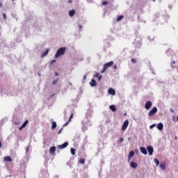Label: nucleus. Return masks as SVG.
I'll list each match as a JSON object with an SVG mask.
<instances>
[{"label":"nucleus","instance_id":"f257e3e1","mask_svg":"<svg viewBox=\"0 0 178 178\" xmlns=\"http://www.w3.org/2000/svg\"><path fill=\"white\" fill-rule=\"evenodd\" d=\"M92 118V110L88 109L86 113V117L84 118V120L82 121V129L83 131L87 130V126H92L91 121L88 119Z\"/></svg>","mask_w":178,"mask_h":178},{"label":"nucleus","instance_id":"f03ea898","mask_svg":"<svg viewBox=\"0 0 178 178\" xmlns=\"http://www.w3.org/2000/svg\"><path fill=\"white\" fill-rule=\"evenodd\" d=\"M66 52V47H60L58 49L55 54V58H59V56H62V55H65Z\"/></svg>","mask_w":178,"mask_h":178},{"label":"nucleus","instance_id":"7ed1b4c3","mask_svg":"<svg viewBox=\"0 0 178 178\" xmlns=\"http://www.w3.org/2000/svg\"><path fill=\"white\" fill-rule=\"evenodd\" d=\"M158 112V108L154 107L149 113L148 116H154Z\"/></svg>","mask_w":178,"mask_h":178},{"label":"nucleus","instance_id":"20e7f679","mask_svg":"<svg viewBox=\"0 0 178 178\" xmlns=\"http://www.w3.org/2000/svg\"><path fill=\"white\" fill-rule=\"evenodd\" d=\"M67 145H69V143L65 142V143H63L62 145H58L57 146V148H58V149H63L66 148V147H67Z\"/></svg>","mask_w":178,"mask_h":178},{"label":"nucleus","instance_id":"39448f33","mask_svg":"<svg viewBox=\"0 0 178 178\" xmlns=\"http://www.w3.org/2000/svg\"><path fill=\"white\" fill-rule=\"evenodd\" d=\"M128 127H129V120H126L124 122V124H123L122 127V131H125V130L127 129Z\"/></svg>","mask_w":178,"mask_h":178},{"label":"nucleus","instance_id":"423d86ee","mask_svg":"<svg viewBox=\"0 0 178 178\" xmlns=\"http://www.w3.org/2000/svg\"><path fill=\"white\" fill-rule=\"evenodd\" d=\"M147 150L149 156H151V155H152V154H154V147H152V146H151V145L147 146Z\"/></svg>","mask_w":178,"mask_h":178},{"label":"nucleus","instance_id":"0eeeda50","mask_svg":"<svg viewBox=\"0 0 178 178\" xmlns=\"http://www.w3.org/2000/svg\"><path fill=\"white\" fill-rule=\"evenodd\" d=\"M111 66H113V61H110L108 63H106L103 65V67H104V69H108V67H111Z\"/></svg>","mask_w":178,"mask_h":178},{"label":"nucleus","instance_id":"6e6552de","mask_svg":"<svg viewBox=\"0 0 178 178\" xmlns=\"http://www.w3.org/2000/svg\"><path fill=\"white\" fill-rule=\"evenodd\" d=\"M152 106V102L151 101H147L145 104V109H149Z\"/></svg>","mask_w":178,"mask_h":178},{"label":"nucleus","instance_id":"1a4fd4ad","mask_svg":"<svg viewBox=\"0 0 178 178\" xmlns=\"http://www.w3.org/2000/svg\"><path fill=\"white\" fill-rule=\"evenodd\" d=\"M55 151H56V147L52 146L51 147H50V149H49L50 155H54Z\"/></svg>","mask_w":178,"mask_h":178},{"label":"nucleus","instance_id":"9d476101","mask_svg":"<svg viewBox=\"0 0 178 178\" xmlns=\"http://www.w3.org/2000/svg\"><path fill=\"white\" fill-rule=\"evenodd\" d=\"M108 92L111 95H116V91L115 90V89H113L112 88L108 89Z\"/></svg>","mask_w":178,"mask_h":178},{"label":"nucleus","instance_id":"9b49d317","mask_svg":"<svg viewBox=\"0 0 178 178\" xmlns=\"http://www.w3.org/2000/svg\"><path fill=\"white\" fill-rule=\"evenodd\" d=\"M130 168H132V169H136L137 166H138V164L137 163H134L131 161L129 164Z\"/></svg>","mask_w":178,"mask_h":178},{"label":"nucleus","instance_id":"f8f14e48","mask_svg":"<svg viewBox=\"0 0 178 178\" xmlns=\"http://www.w3.org/2000/svg\"><path fill=\"white\" fill-rule=\"evenodd\" d=\"M140 152L143 154V155H147L148 154V152H147V149L144 147H140Z\"/></svg>","mask_w":178,"mask_h":178},{"label":"nucleus","instance_id":"ddd939ff","mask_svg":"<svg viewBox=\"0 0 178 178\" xmlns=\"http://www.w3.org/2000/svg\"><path fill=\"white\" fill-rule=\"evenodd\" d=\"M90 85L91 87H95L97 86V81H95V79H92L90 83Z\"/></svg>","mask_w":178,"mask_h":178},{"label":"nucleus","instance_id":"4468645a","mask_svg":"<svg viewBox=\"0 0 178 178\" xmlns=\"http://www.w3.org/2000/svg\"><path fill=\"white\" fill-rule=\"evenodd\" d=\"M3 161L6 162H12V158H10V156H7L3 158Z\"/></svg>","mask_w":178,"mask_h":178},{"label":"nucleus","instance_id":"2eb2a0df","mask_svg":"<svg viewBox=\"0 0 178 178\" xmlns=\"http://www.w3.org/2000/svg\"><path fill=\"white\" fill-rule=\"evenodd\" d=\"M41 173L44 176V177H49V174H48L47 170H44V171H42Z\"/></svg>","mask_w":178,"mask_h":178},{"label":"nucleus","instance_id":"dca6fc26","mask_svg":"<svg viewBox=\"0 0 178 178\" xmlns=\"http://www.w3.org/2000/svg\"><path fill=\"white\" fill-rule=\"evenodd\" d=\"M76 14V10L74 9L70 10L69 12V15L71 17H73L74 16V15Z\"/></svg>","mask_w":178,"mask_h":178},{"label":"nucleus","instance_id":"f3484780","mask_svg":"<svg viewBox=\"0 0 178 178\" xmlns=\"http://www.w3.org/2000/svg\"><path fill=\"white\" fill-rule=\"evenodd\" d=\"M158 130H163V124L162 122H160L157 125Z\"/></svg>","mask_w":178,"mask_h":178},{"label":"nucleus","instance_id":"a211bd4d","mask_svg":"<svg viewBox=\"0 0 178 178\" xmlns=\"http://www.w3.org/2000/svg\"><path fill=\"white\" fill-rule=\"evenodd\" d=\"M48 52H49V49H47L46 51L41 54V58L47 56V55H48Z\"/></svg>","mask_w":178,"mask_h":178},{"label":"nucleus","instance_id":"6ab92c4d","mask_svg":"<svg viewBox=\"0 0 178 178\" xmlns=\"http://www.w3.org/2000/svg\"><path fill=\"white\" fill-rule=\"evenodd\" d=\"M160 168H161V169H162V170H166V164H165V163H161Z\"/></svg>","mask_w":178,"mask_h":178},{"label":"nucleus","instance_id":"aec40b11","mask_svg":"<svg viewBox=\"0 0 178 178\" xmlns=\"http://www.w3.org/2000/svg\"><path fill=\"white\" fill-rule=\"evenodd\" d=\"M109 109H111V111H112L113 112H115L116 111V106H115V105H111L109 106Z\"/></svg>","mask_w":178,"mask_h":178},{"label":"nucleus","instance_id":"412c9836","mask_svg":"<svg viewBox=\"0 0 178 178\" xmlns=\"http://www.w3.org/2000/svg\"><path fill=\"white\" fill-rule=\"evenodd\" d=\"M123 141H124V138H123V137H121L119 138V140H118L117 143L122 144V143H123Z\"/></svg>","mask_w":178,"mask_h":178},{"label":"nucleus","instance_id":"4be33fe9","mask_svg":"<svg viewBox=\"0 0 178 178\" xmlns=\"http://www.w3.org/2000/svg\"><path fill=\"white\" fill-rule=\"evenodd\" d=\"M134 154H135L134 151H131V152H129L128 156H129V158H133V156H134Z\"/></svg>","mask_w":178,"mask_h":178},{"label":"nucleus","instance_id":"5701e85b","mask_svg":"<svg viewBox=\"0 0 178 178\" xmlns=\"http://www.w3.org/2000/svg\"><path fill=\"white\" fill-rule=\"evenodd\" d=\"M124 16L123 15H120L119 17H117L116 21L117 22H120L122 20V19H124Z\"/></svg>","mask_w":178,"mask_h":178},{"label":"nucleus","instance_id":"b1692460","mask_svg":"<svg viewBox=\"0 0 178 178\" xmlns=\"http://www.w3.org/2000/svg\"><path fill=\"white\" fill-rule=\"evenodd\" d=\"M51 129L54 130V129H56V122L54 121L51 124Z\"/></svg>","mask_w":178,"mask_h":178},{"label":"nucleus","instance_id":"393cba45","mask_svg":"<svg viewBox=\"0 0 178 178\" xmlns=\"http://www.w3.org/2000/svg\"><path fill=\"white\" fill-rule=\"evenodd\" d=\"M154 162L156 164V166H159V160H158V159H154Z\"/></svg>","mask_w":178,"mask_h":178},{"label":"nucleus","instance_id":"a878e982","mask_svg":"<svg viewBox=\"0 0 178 178\" xmlns=\"http://www.w3.org/2000/svg\"><path fill=\"white\" fill-rule=\"evenodd\" d=\"M79 163H81V165H84V163H86V159H81L79 160Z\"/></svg>","mask_w":178,"mask_h":178},{"label":"nucleus","instance_id":"bb28decb","mask_svg":"<svg viewBox=\"0 0 178 178\" xmlns=\"http://www.w3.org/2000/svg\"><path fill=\"white\" fill-rule=\"evenodd\" d=\"M29 123V120H26L22 125V127H26L27 126V124Z\"/></svg>","mask_w":178,"mask_h":178},{"label":"nucleus","instance_id":"cd10ccee","mask_svg":"<svg viewBox=\"0 0 178 178\" xmlns=\"http://www.w3.org/2000/svg\"><path fill=\"white\" fill-rule=\"evenodd\" d=\"M71 154L72 155H76V149L74 148H71Z\"/></svg>","mask_w":178,"mask_h":178},{"label":"nucleus","instance_id":"c85d7f7f","mask_svg":"<svg viewBox=\"0 0 178 178\" xmlns=\"http://www.w3.org/2000/svg\"><path fill=\"white\" fill-rule=\"evenodd\" d=\"M58 81H59V79H55V80H54L53 81H52V84L54 85V86H56V83H58Z\"/></svg>","mask_w":178,"mask_h":178},{"label":"nucleus","instance_id":"c756f323","mask_svg":"<svg viewBox=\"0 0 178 178\" xmlns=\"http://www.w3.org/2000/svg\"><path fill=\"white\" fill-rule=\"evenodd\" d=\"M165 54H167L168 56L170 55V54H172V49H168L165 51Z\"/></svg>","mask_w":178,"mask_h":178},{"label":"nucleus","instance_id":"7c9ffc66","mask_svg":"<svg viewBox=\"0 0 178 178\" xmlns=\"http://www.w3.org/2000/svg\"><path fill=\"white\" fill-rule=\"evenodd\" d=\"M29 149H30V144H29V145L26 147V154H29Z\"/></svg>","mask_w":178,"mask_h":178},{"label":"nucleus","instance_id":"2f4dec72","mask_svg":"<svg viewBox=\"0 0 178 178\" xmlns=\"http://www.w3.org/2000/svg\"><path fill=\"white\" fill-rule=\"evenodd\" d=\"M99 72H96V74L93 76V77H98L99 76Z\"/></svg>","mask_w":178,"mask_h":178},{"label":"nucleus","instance_id":"473e14b6","mask_svg":"<svg viewBox=\"0 0 178 178\" xmlns=\"http://www.w3.org/2000/svg\"><path fill=\"white\" fill-rule=\"evenodd\" d=\"M155 126H156V124H153L150 125L149 129H154V127H155Z\"/></svg>","mask_w":178,"mask_h":178},{"label":"nucleus","instance_id":"72a5a7b5","mask_svg":"<svg viewBox=\"0 0 178 178\" xmlns=\"http://www.w3.org/2000/svg\"><path fill=\"white\" fill-rule=\"evenodd\" d=\"M131 60L132 63H136V62H137V60H136L135 58H131Z\"/></svg>","mask_w":178,"mask_h":178},{"label":"nucleus","instance_id":"f704fd0d","mask_svg":"<svg viewBox=\"0 0 178 178\" xmlns=\"http://www.w3.org/2000/svg\"><path fill=\"white\" fill-rule=\"evenodd\" d=\"M70 121H67V122H65V124H64V125L63 126V127H65V126H67V124H69V122H70Z\"/></svg>","mask_w":178,"mask_h":178},{"label":"nucleus","instance_id":"c9c22d12","mask_svg":"<svg viewBox=\"0 0 178 178\" xmlns=\"http://www.w3.org/2000/svg\"><path fill=\"white\" fill-rule=\"evenodd\" d=\"M106 70V69H105V67H103V70L101 71V73H105Z\"/></svg>","mask_w":178,"mask_h":178},{"label":"nucleus","instance_id":"e433bc0d","mask_svg":"<svg viewBox=\"0 0 178 178\" xmlns=\"http://www.w3.org/2000/svg\"><path fill=\"white\" fill-rule=\"evenodd\" d=\"M72 118H73V113H72L70 116V118L68 120L69 122H70V120H72Z\"/></svg>","mask_w":178,"mask_h":178},{"label":"nucleus","instance_id":"4c0bfd02","mask_svg":"<svg viewBox=\"0 0 178 178\" xmlns=\"http://www.w3.org/2000/svg\"><path fill=\"white\" fill-rule=\"evenodd\" d=\"M101 79H102V75L98 76V81H101Z\"/></svg>","mask_w":178,"mask_h":178},{"label":"nucleus","instance_id":"58836bf2","mask_svg":"<svg viewBox=\"0 0 178 178\" xmlns=\"http://www.w3.org/2000/svg\"><path fill=\"white\" fill-rule=\"evenodd\" d=\"M62 130H63V128H61V129L58 131V134H60V133H62Z\"/></svg>","mask_w":178,"mask_h":178},{"label":"nucleus","instance_id":"ea45409f","mask_svg":"<svg viewBox=\"0 0 178 178\" xmlns=\"http://www.w3.org/2000/svg\"><path fill=\"white\" fill-rule=\"evenodd\" d=\"M103 5H108V1H103Z\"/></svg>","mask_w":178,"mask_h":178},{"label":"nucleus","instance_id":"a19ab883","mask_svg":"<svg viewBox=\"0 0 178 178\" xmlns=\"http://www.w3.org/2000/svg\"><path fill=\"white\" fill-rule=\"evenodd\" d=\"M113 67V69H118V65H114Z\"/></svg>","mask_w":178,"mask_h":178},{"label":"nucleus","instance_id":"79ce46f5","mask_svg":"<svg viewBox=\"0 0 178 178\" xmlns=\"http://www.w3.org/2000/svg\"><path fill=\"white\" fill-rule=\"evenodd\" d=\"M3 19H6V14L3 13Z\"/></svg>","mask_w":178,"mask_h":178},{"label":"nucleus","instance_id":"37998d69","mask_svg":"<svg viewBox=\"0 0 178 178\" xmlns=\"http://www.w3.org/2000/svg\"><path fill=\"white\" fill-rule=\"evenodd\" d=\"M68 84H69V86H70V87H71V90H72V87H73V85L72 84V83H71V82H70Z\"/></svg>","mask_w":178,"mask_h":178},{"label":"nucleus","instance_id":"c03bdc74","mask_svg":"<svg viewBox=\"0 0 178 178\" xmlns=\"http://www.w3.org/2000/svg\"><path fill=\"white\" fill-rule=\"evenodd\" d=\"M55 62H56V60H53L51 62V65H52V63H55Z\"/></svg>","mask_w":178,"mask_h":178},{"label":"nucleus","instance_id":"a18cd8bd","mask_svg":"<svg viewBox=\"0 0 178 178\" xmlns=\"http://www.w3.org/2000/svg\"><path fill=\"white\" fill-rule=\"evenodd\" d=\"M72 2H73V1H72V0H68V1H67V3H72Z\"/></svg>","mask_w":178,"mask_h":178},{"label":"nucleus","instance_id":"49530a36","mask_svg":"<svg viewBox=\"0 0 178 178\" xmlns=\"http://www.w3.org/2000/svg\"><path fill=\"white\" fill-rule=\"evenodd\" d=\"M172 120H173V122H175V120H176V117L172 116Z\"/></svg>","mask_w":178,"mask_h":178},{"label":"nucleus","instance_id":"de8ad7c7","mask_svg":"<svg viewBox=\"0 0 178 178\" xmlns=\"http://www.w3.org/2000/svg\"><path fill=\"white\" fill-rule=\"evenodd\" d=\"M130 161H131V158H130V157L128 156V162H130Z\"/></svg>","mask_w":178,"mask_h":178},{"label":"nucleus","instance_id":"09e8293b","mask_svg":"<svg viewBox=\"0 0 178 178\" xmlns=\"http://www.w3.org/2000/svg\"><path fill=\"white\" fill-rule=\"evenodd\" d=\"M87 79V75L83 76V80H86Z\"/></svg>","mask_w":178,"mask_h":178},{"label":"nucleus","instance_id":"8fccbe9b","mask_svg":"<svg viewBox=\"0 0 178 178\" xmlns=\"http://www.w3.org/2000/svg\"><path fill=\"white\" fill-rule=\"evenodd\" d=\"M0 148H2V143L1 142V139H0Z\"/></svg>","mask_w":178,"mask_h":178},{"label":"nucleus","instance_id":"3c124183","mask_svg":"<svg viewBox=\"0 0 178 178\" xmlns=\"http://www.w3.org/2000/svg\"><path fill=\"white\" fill-rule=\"evenodd\" d=\"M137 42H138L139 44H141V40H138Z\"/></svg>","mask_w":178,"mask_h":178},{"label":"nucleus","instance_id":"603ef678","mask_svg":"<svg viewBox=\"0 0 178 178\" xmlns=\"http://www.w3.org/2000/svg\"><path fill=\"white\" fill-rule=\"evenodd\" d=\"M148 40H149L150 41H152V40H154V38L151 39V38L148 37Z\"/></svg>","mask_w":178,"mask_h":178},{"label":"nucleus","instance_id":"864d4df0","mask_svg":"<svg viewBox=\"0 0 178 178\" xmlns=\"http://www.w3.org/2000/svg\"><path fill=\"white\" fill-rule=\"evenodd\" d=\"M82 26L81 25H79V29L80 30L81 29Z\"/></svg>","mask_w":178,"mask_h":178},{"label":"nucleus","instance_id":"5fc2aeb1","mask_svg":"<svg viewBox=\"0 0 178 178\" xmlns=\"http://www.w3.org/2000/svg\"><path fill=\"white\" fill-rule=\"evenodd\" d=\"M55 76H59V74L58 72H56Z\"/></svg>","mask_w":178,"mask_h":178},{"label":"nucleus","instance_id":"6e6d98bb","mask_svg":"<svg viewBox=\"0 0 178 178\" xmlns=\"http://www.w3.org/2000/svg\"><path fill=\"white\" fill-rule=\"evenodd\" d=\"M22 129H24V127H22V126L19 128V130H22Z\"/></svg>","mask_w":178,"mask_h":178},{"label":"nucleus","instance_id":"4d7b16f0","mask_svg":"<svg viewBox=\"0 0 178 178\" xmlns=\"http://www.w3.org/2000/svg\"><path fill=\"white\" fill-rule=\"evenodd\" d=\"M0 8H2V3L0 2Z\"/></svg>","mask_w":178,"mask_h":178},{"label":"nucleus","instance_id":"13d9d810","mask_svg":"<svg viewBox=\"0 0 178 178\" xmlns=\"http://www.w3.org/2000/svg\"><path fill=\"white\" fill-rule=\"evenodd\" d=\"M55 178H59V176L56 175V176L55 177Z\"/></svg>","mask_w":178,"mask_h":178},{"label":"nucleus","instance_id":"bf43d9fd","mask_svg":"<svg viewBox=\"0 0 178 178\" xmlns=\"http://www.w3.org/2000/svg\"><path fill=\"white\" fill-rule=\"evenodd\" d=\"M170 112H172V113H173V112H174L173 109H171V110H170Z\"/></svg>","mask_w":178,"mask_h":178},{"label":"nucleus","instance_id":"052dcab7","mask_svg":"<svg viewBox=\"0 0 178 178\" xmlns=\"http://www.w3.org/2000/svg\"><path fill=\"white\" fill-rule=\"evenodd\" d=\"M67 165H69L70 168H72V165H70V164L67 163Z\"/></svg>","mask_w":178,"mask_h":178},{"label":"nucleus","instance_id":"680f3d73","mask_svg":"<svg viewBox=\"0 0 178 178\" xmlns=\"http://www.w3.org/2000/svg\"><path fill=\"white\" fill-rule=\"evenodd\" d=\"M170 9H172V6H169Z\"/></svg>","mask_w":178,"mask_h":178},{"label":"nucleus","instance_id":"e2e57ef3","mask_svg":"<svg viewBox=\"0 0 178 178\" xmlns=\"http://www.w3.org/2000/svg\"><path fill=\"white\" fill-rule=\"evenodd\" d=\"M99 91H101V88H99Z\"/></svg>","mask_w":178,"mask_h":178},{"label":"nucleus","instance_id":"0e129e2a","mask_svg":"<svg viewBox=\"0 0 178 178\" xmlns=\"http://www.w3.org/2000/svg\"><path fill=\"white\" fill-rule=\"evenodd\" d=\"M128 140H129V141H130L131 138H128Z\"/></svg>","mask_w":178,"mask_h":178},{"label":"nucleus","instance_id":"69168bd1","mask_svg":"<svg viewBox=\"0 0 178 178\" xmlns=\"http://www.w3.org/2000/svg\"><path fill=\"white\" fill-rule=\"evenodd\" d=\"M15 124H17V122H15Z\"/></svg>","mask_w":178,"mask_h":178},{"label":"nucleus","instance_id":"338daca9","mask_svg":"<svg viewBox=\"0 0 178 178\" xmlns=\"http://www.w3.org/2000/svg\"><path fill=\"white\" fill-rule=\"evenodd\" d=\"M153 74H155V72H152Z\"/></svg>","mask_w":178,"mask_h":178},{"label":"nucleus","instance_id":"774afa93","mask_svg":"<svg viewBox=\"0 0 178 178\" xmlns=\"http://www.w3.org/2000/svg\"><path fill=\"white\" fill-rule=\"evenodd\" d=\"M153 1V2H155V0H152Z\"/></svg>","mask_w":178,"mask_h":178}]
</instances>
